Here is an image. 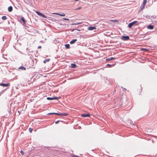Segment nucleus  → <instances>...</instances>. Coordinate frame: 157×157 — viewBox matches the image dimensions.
I'll list each match as a JSON object with an SVG mask.
<instances>
[{"instance_id":"obj_23","label":"nucleus","mask_w":157,"mask_h":157,"mask_svg":"<svg viewBox=\"0 0 157 157\" xmlns=\"http://www.w3.org/2000/svg\"><path fill=\"white\" fill-rule=\"evenodd\" d=\"M20 152L22 154V155H24V153L22 150H21Z\"/></svg>"},{"instance_id":"obj_18","label":"nucleus","mask_w":157,"mask_h":157,"mask_svg":"<svg viewBox=\"0 0 157 157\" xmlns=\"http://www.w3.org/2000/svg\"><path fill=\"white\" fill-rule=\"evenodd\" d=\"M2 19L3 20H5L6 19L7 17L6 16H4L2 17Z\"/></svg>"},{"instance_id":"obj_20","label":"nucleus","mask_w":157,"mask_h":157,"mask_svg":"<svg viewBox=\"0 0 157 157\" xmlns=\"http://www.w3.org/2000/svg\"><path fill=\"white\" fill-rule=\"evenodd\" d=\"M19 68L23 70H25L26 69V68L25 67H19Z\"/></svg>"},{"instance_id":"obj_5","label":"nucleus","mask_w":157,"mask_h":157,"mask_svg":"<svg viewBox=\"0 0 157 157\" xmlns=\"http://www.w3.org/2000/svg\"><path fill=\"white\" fill-rule=\"evenodd\" d=\"M58 99V98L57 97H53V98H50V97H47V99L48 100H56Z\"/></svg>"},{"instance_id":"obj_19","label":"nucleus","mask_w":157,"mask_h":157,"mask_svg":"<svg viewBox=\"0 0 157 157\" xmlns=\"http://www.w3.org/2000/svg\"><path fill=\"white\" fill-rule=\"evenodd\" d=\"M21 21L23 22L24 24H25V20L24 19V17H22L21 18Z\"/></svg>"},{"instance_id":"obj_11","label":"nucleus","mask_w":157,"mask_h":157,"mask_svg":"<svg viewBox=\"0 0 157 157\" xmlns=\"http://www.w3.org/2000/svg\"><path fill=\"white\" fill-rule=\"evenodd\" d=\"M77 41V40L76 39L73 40H72L70 42V43L71 44H73L74 43Z\"/></svg>"},{"instance_id":"obj_28","label":"nucleus","mask_w":157,"mask_h":157,"mask_svg":"<svg viewBox=\"0 0 157 157\" xmlns=\"http://www.w3.org/2000/svg\"><path fill=\"white\" fill-rule=\"evenodd\" d=\"M41 48V46H39L38 47V48Z\"/></svg>"},{"instance_id":"obj_30","label":"nucleus","mask_w":157,"mask_h":157,"mask_svg":"<svg viewBox=\"0 0 157 157\" xmlns=\"http://www.w3.org/2000/svg\"><path fill=\"white\" fill-rule=\"evenodd\" d=\"M144 8H143V6L141 8V9L142 10Z\"/></svg>"},{"instance_id":"obj_27","label":"nucleus","mask_w":157,"mask_h":157,"mask_svg":"<svg viewBox=\"0 0 157 157\" xmlns=\"http://www.w3.org/2000/svg\"><path fill=\"white\" fill-rule=\"evenodd\" d=\"M59 122V121H56L55 122V123L56 124L58 123Z\"/></svg>"},{"instance_id":"obj_32","label":"nucleus","mask_w":157,"mask_h":157,"mask_svg":"<svg viewBox=\"0 0 157 157\" xmlns=\"http://www.w3.org/2000/svg\"><path fill=\"white\" fill-rule=\"evenodd\" d=\"M124 90H126V89H125V88H124Z\"/></svg>"},{"instance_id":"obj_15","label":"nucleus","mask_w":157,"mask_h":157,"mask_svg":"<svg viewBox=\"0 0 157 157\" xmlns=\"http://www.w3.org/2000/svg\"><path fill=\"white\" fill-rule=\"evenodd\" d=\"M146 2H147V0H144V2H143V8H144L145 5H146Z\"/></svg>"},{"instance_id":"obj_1","label":"nucleus","mask_w":157,"mask_h":157,"mask_svg":"<svg viewBox=\"0 0 157 157\" xmlns=\"http://www.w3.org/2000/svg\"><path fill=\"white\" fill-rule=\"evenodd\" d=\"M48 114H56L59 115L61 116H67V113H49Z\"/></svg>"},{"instance_id":"obj_21","label":"nucleus","mask_w":157,"mask_h":157,"mask_svg":"<svg viewBox=\"0 0 157 157\" xmlns=\"http://www.w3.org/2000/svg\"><path fill=\"white\" fill-rule=\"evenodd\" d=\"M33 129L31 128H29V130L30 132H32L33 131Z\"/></svg>"},{"instance_id":"obj_16","label":"nucleus","mask_w":157,"mask_h":157,"mask_svg":"<svg viewBox=\"0 0 157 157\" xmlns=\"http://www.w3.org/2000/svg\"><path fill=\"white\" fill-rule=\"evenodd\" d=\"M50 60V59H45L44 61H43V62L44 63H46V62H48Z\"/></svg>"},{"instance_id":"obj_25","label":"nucleus","mask_w":157,"mask_h":157,"mask_svg":"<svg viewBox=\"0 0 157 157\" xmlns=\"http://www.w3.org/2000/svg\"><path fill=\"white\" fill-rule=\"evenodd\" d=\"M143 50H144V51H147L148 50L146 48H144L143 49Z\"/></svg>"},{"instance_id":"obj_31","label":"nucleus","mask_w":157,"mask_h":157,"mask_svg":"<svg viewBox=\"0 0 157 157\" xmlns=\"http://www.w3.org/2000/svg\"><path fill=\"white\" fill-rule=\"evenodd\" d=\"M124 90H126V89H125V88H124Z\"/></svg>"},{"instance_id":"obj_29","label":"nucleus","mask_w":157,"mask_h":157,"mask_svg":"<svg viewBox=\"0 0 157 157\" xmlns=\"http://www.w3.org/2000/svg\"><path fill=\"white\" fill-rule=\"evenodd\" d=\"M73 24L74 25H78V24H79V23H75Z\"/></svg>"},{"instance_id":"obj_17","label":"nucleus","mask_w":157,"mask_h":157,"mask_svg":"<svg viewBox=\"0 0 157 157\" xmlns=\"http://www.w3.org/2000/svg\"><path fill=\"white\" fill-rule=\"evenodd\" d=\"M65 47L67 49H68L70 48V45L69 44H66L65 45Z\"/></svg>"},{"instance_id":"obj_3","label":"nucleus","mask_w":157,"mask_h":157,"mask_svg":"<svg viewBox=\"0 0 157 157\" xmlns=\"http://www.w3.org/2000/svg\"><path fill=\"white\" fill-rule=\"evenodd\" d=\"M36 13L37 14V15H38L39 16H42V17L45 18H47V17L45 15H44L43 14L39 12H38V11H36Z\"/></svg>"},{"instance_id":"obj_12","label":"nucleus","mask_w":157,"mask_h":157,"mask_svg":"<svg viewBox=\"0 0 157 157\" xmlns=\"http://www.w3.org/2000/svg\"><path fill=\"white\" fill-rule=\"evenodd\" d=\"M71 67L72 68H75L76 67V65L75 63H71Z\"/></svg>"},{"instance_id":"obj_6","label":"nucleus","mask_w":157,"mask_h":157,"mask_svg":"<svg viewBox=\"0 0 157 157\" xmlns=\"http://www.w3.org/2000/svg\"><path fill=\"white\" fill-rule=\"evenodd\" d=\"M88 30H92L94 29H95L96 28L95 27L90 26L88 28Z\"/></svg>"},{"instance_id":"obj_10","label":"nucleus","mask_w":157,"mask_h":157,"mask_svg":"<svg viewBox=\"0 0 157 157\" xmlns=\"http://www.w3.org/2000/svg\"><path fill=\"white\" fill-rule=\"evenodd\" d=\"M90 114H82V116L85 117H88L90 116Z\"/></svg>"},{"instance_id":"obj_26","label":"nucleus","mask_w":157,"mask_h":157,"mask_svg":"<svg viewBox=\"0 0 157 157\" xmlns=\"http://www.w3.org/2000/svg\"><path fill=\"white\" fill-rule=\"evenodd\" d=\"M81 9V7H79L78 8L75 9V10H79V9Z\"/></svg>"},{"instance_id":"obj_8","label":"nucleus","mask_w":157,"mask_h":157,"mask_svg":"<svg viewBox=\"0 0 157 157\" xmlns=\"http://www.w3.org/2000/svg\"><path fill=\"white\" fill-rule=\"evenodd\" d=\"M10 85V83L4 84L1 83L0 84V86H7Z\"/></svg>"},{"instance_id":"obj_4","label":"nucleus","mask_w":157,"mask_h":157,"mask_svg":"<svg viewBox=\"0 0 157 157\" xmlns=\"http://www.w3.org/2000/svg\"><path fill=\"white\" fill-rule=\"evenodd\" d=\"M129 37L128 36H123L122 37V39L124 40H128Z\"/></svg>"},{"instance_id":"obj_14","label":"nucleus","mask_w":157,"mask_h":157,"mask_svg":"<svg viewBox=\"0 0 157 157\" xmlns=\"http://www.w3.org/2000/svg\"><path fill=\"white\" fill-rule=\"evenodd\" d=\"M115 59L114 57H111V58H108L106 59V61H110V60H112L113 59Z\"/></svg>"},{"instance_id":"obj_7","label":"nucleus","mask_w":157,"mask_h":157,"mask_svg":"<svg viewBox=\"0 0 157 157\" xmlns=\"http://www.w3.org/2000/svg\"><path fill=\"white\" fill-rule=\"evenodd\" d=\"M53 14H56V15H59V16H62V17H63V16H65V14L64 13L63 14H59L58 13H53Z\"/></svg>"},{"instance_id":"obj_2","label":"nucleus","mask_w":157,"mask_h":157,"mask_svg":"<svg viewBox=\"0 0 157 157\" xmlns=\"http://www.w3.org/2000/svg\"><path fill=\"white\" fill-rule=\"evenodd\" d=\"M138 22L137 21H134L129 24L128 25V27L129 28H131L134 24H136Z\"/></svg>"},{"instance_id":"obj_13","label":"nucleus","mask_w":157,"mask_h":157,"mask_svg":"<svg viewBox=\"0 0 157 157\" xmlns=\"http://www.w3.org/2000/svg\"><path fill=\"white\" fill-rule=\"evenodd\" d=\"M13 10V7L11 6H9L8 8V11L10 12H11Z\"/></svg>"},{"instance_id":"obj_22","label":"nucleus","mask_w":157,"mask_h":157,"mask_svg":"<svg viewBox=\"0 0 157 157\" xmlns=\"http://www.w3.org/2000/svg\"><path fill=\"white\" fill-rule=\"evenodd\" d=\"M107 66H109V67H112V66H113V64H107Z\"/></svg>"},{"instance_id":"obj_24","label":"nucleus","mask_w":157,"mask_h":157,"mask_svg":"<svg viewBox=\"0 0 157 157\" xmlns=\"http://www.w3.org/2000/svg\"><path fill=\"white\" fill-rule=\"evenodd\" d=\"M63 19H64V20H67V21H69V19H68V18H63Z\"/></svg>"},{"instance_id":"obj_9","label":"nucleus","mask_w":157,"mask_h":157,"mask_svg":"<svg viewBox=\"0 0 157 157\" xmlns=\"http://www.w3.org/2000/svg\"><path fill=\"white\" fill-rule=\"evenodd\" d=\"M154 27L153 25H148L147 27V28L149 29H153Z\"/></svg>"}]
</instances>
